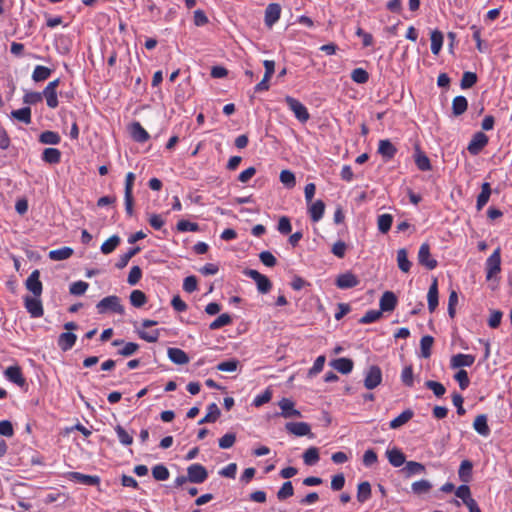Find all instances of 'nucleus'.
<instances>
[{
	"label": "nucleus",
	"mask_w": 512,
	"mask_h": 512,
	"mask_svg": "<svg viewBox=\"0 0 512 512\" xmlns=\"http://www.w3.org/2000/svg\"><path fill=\"white\" fill-rule=\"evenodd\" d=\"M99 314H105L109 311L124 314V307L120 303V298L116 295H111L100 300L96 305Z\"/></svg>",
	"instance_id": "obj_1"
},
{
	"label": "nucleus",
	"mask_w": 512,
	"mask_h": 512,
	"mask_svg": "<svg viewBox=\"0 0 512 512\" xmlns=\"http://www.w3.org/2000/svg\"><path fill=\"white\" fill-rule=\"evenodd\" d=\"M486 280L491 281L501 272V248L498 247L485 262Z\"/></svg>",
	"instance_id": "obj_2"
},
{
	"label": "nucleus",
	"mask_w": 512,
	"mask_h": 512,
	"mask_svg": "<svg viewBox=\"0 0 512 512\" xmlns=\"http://www.w3.org/2000/svg\"><path fill=\"white\" fill-rule=\"evenodd\" d=\"M285 102L300 122L305 123L309 120L310 114L307 108L299 100L291 96H286Z\"/></svg>",
	"instance_id": "obj_3"
},
{
	"label": "nucleus",
	"mask_w": 512,
	"mask_h": 512,
	"mask_svg": "<svg viewBox=\"0 0 512 512\" xmlns=\"http://www.w3.org/2000/svg\"><path fill=\"white\" fill-rule=\"evenodd\" d=\"M382 382V371L379 366L371 365L365 371L364 386L368 390L375 389Z\"/></svg>",
	"instance_id": "obj_4"
},
{
	"label": "nucleus",
	"mask_w": 512,
	"mask_h": 512,
	"mask_svg": "<svg viewBox=\"0 0 512 512\" xmlns=\"http://www.w3.org/2000/svg\"><path fill=\"white\" fill-rule=\"evenodd\" d=\"M244 275L256 282L257 289L261 294L268 293L272 288V283L265 275L254 269H246Z\"/></svg>",
	"instance_id": "obj_5"
},
{
	"label": "nucleus",
	"mask_w": 512,
	"mask_h": 512,
	"mask_svg": "<svg viewBox=\"0 0 512 512\" xmlns=\"http://www.w3.org/2000/svg\"><path fill=\"white\" fill-rule=\"evenodd\" d=\"M24 305L32 318H39L43 316L44 310L40 297L26 296L24 298Z\"/></svg>",
	"instance_id": "obj_6"
},
{
	"label": "nucleus",
	"mask_w": 512,
	"mask_h": 512,
	"mask_svg": "<svg viewBox=\"0 0 512 512\" xmlns=\"http://www.w3.org/2000/svg\"><path fill=\"white\" fill-rule=\"evenodd\" d=\"M187 475L191 483L200 484L207 479L208 472L203 465L192 464L187 468Z\"/></svg>",
	"instance_id": "obj_7"
},
{
	"label": "nucleus",
	"mask_w": 512,
	"mask_h": 512,
	"mask_svg": "<svg viewBox=\"0 0 512 512\" xmlns=\"http://www.w3.org/2000/svg\"><path fill=\"white\" fill-rule=\"evenodd\" d=\"M418 262L429 270L436 268L437 261L431 256L429 244L423 243L420 246L418 251Z\"/></svg>",
	"instance_id": "obj_8"
},
{
	"label": "nucleus",
	"mask_w": 512,
	"mask_h": 512,
	"mask_svg": "<svg viewBox=\"0 0 512 512\" xmlns=\"http://www.w3.org/2000/svg\"><path fill=\"white\" fill-rule=\"evenodd\" d=\"M489 139L483 132H476L468 144L467 150L472 155H477L487 145Z\"/></svg>",
	"instance_id": "obj_9"
},
{
	"label": "nucleus",
	"mask_w": 512,
	"mask_h": 512,
	"mask_svg": "<svg viewBox=\"0 0 512 512\" xmlns=\"http://www.w3.org/2000/svg\"><path fill=\"white\" fill-rule=\"evenodd\" d=\"M25 285L27 290H29L33 296L40 297L43 290V286L40 281V271L37 269L32 271L27 278Z\"/></svg>",
	"instance_id": "obj_10"
},
{
	"label": "nucleus",
	"mask_w": 512,
	"mask_h": 512,
	"mask_svg": "<svg viewBox=\"0 0 512 512\" xmlns=\"http://www.w3.org/2000/svg\"><path fill=\"white\" fill-rule=\"evenodd\" d=\"M281 412L279 413L285 419L288 418H299L301 413L299 410L294 408V402L289 398H282L278 403Z\"/></svg>",
	"instance_id": "obj_11"
},
{
	"label": "nucleus",
	"mask_w": 512,
	"mask_h": 512,
	"mask_svg": "<svg viewBox=\"0 0 512 512\" xmlns=\"http://www.w3.org/2000/svg\"><path fill=\"white\" fill-rule=\"evenodd\" d=\"M66 477L74 482L89 485V486H96L100 483V477L96 475H86L82 474L80 472H68Z\"/></svg>",
	"instance_id": "obj_12"
},
{
	"label": "nucleus",
	"mask_w": 512,
	"mask_h": 512,
	"mask_svg": "<svg viewBox=\"0 0 512 512\" xmlns=\"http://www.w3.org/2000/svg\"><path fill=\"white\" fill-rule=\"evenodd\" d=\"M281 16V6L278 3H270L265 9L264 22L268 28H271Z\"/></svg>",
	"instance_id": "obj_13"
},
{
	"label": "nucleus",
	"mask_w": 512,
	"mask_h": 512,
	"mask_svg": "<svg viewBox=\"0 0 512 512\" xmlns=\"http://www.w3.org/2000/svg\"><path fill=\"white\" fill-rule=\"evenodd\" d=\"M285 429L290 434L295 436H308L312 437L310 425L306 422H288L285 425Z\"/></svg>",
	"instance_id": "obj_14"
},
{
	"label": "nucleus",
	"mask_w": 512,
	"mask_h": 512,
	"mask_svg": "<svg viewBox=\"0 0 512 512\" xmlns=\"http://www.w3.org/2000/svg\"><path fill=\"white\" fill-rule=\"evenodd\" d=\"M4 375L10 382L20 387L24 386L26 383L21 368L17 365L7 367L4 371Z\"/></svg>",
	"instance_id": "obj_15"
},
{
	"label": "nucleus",
	"mask_w": 512,
	"mask_h": 512,
	"mask_svg": "<svg viewBox=\"0 0 512 512\" xmlns=\"http://www.w3.org/2000/svg\"><path fill=\"white\" fill-rule=\"evenodd\" d=\"M475 357L470 354H456L451 357L450 366L453 369L461 368V367H470L474 364Z\"/></svg>",
	"instance_id": "obj_16"
},
{
	"label": "nucleus",
	"mask_w": 512,
	"mask_h": 512,
	"mask_svg": "<svg viewBox=\"0 0 512 512\" xmlns=\"http://www.w3.org/2000/svg\"><path fill=\"white\" fill-rule=\"evenodd\" d=\"M378 153L385 159L391 160L397 153V148L392 144V142L388 139H383L379 141L378 144Z\"/></svg>",
	"instance_id": "obj_17"
},
{
	"label": "nucleus",
	"mask_w": 512,
	"mask_h": 512,
	"mask_svg": "<svg viewBox=\"0 0 512 512\" xmlns=\"http://www.w3.org/2000/svg\"><path fill=\"white\" fill-rule=\"evenodd\" d=\"M358 284H359L358 278L350 272L339 275L336 280V285L340 289L353 288V287L357 286Z\"/></svg>",
	"instance_id": "obj_18"
},
{
	"label": "nucleus",
	"mask_w": 512,
	"mask_h": 512,
	"mask_svg": "<svg viewBox=\"0 0 512 512\" xmlns=\"http://www.w3.org/2000/svg\"><path fill=\"white\" fill-rule=\"evenodd\" d=\"M380 311L389 312L395 309L397 298L393 292L386 291L380 298Z\"/></svg>",
	"instance_id": "obj_19"
},
{
	"label": "nucleus",
	"mask_w": 512,
	"mask_h": 512,
	"mask_svg": "<svg viewBox=\"0 0 512 512\" xmlns=\"http://www.w3.org/2000/svg\"><path fill=\"white\" fill-rule=\"evenodd\" d=\"M386 456L389 463L394 467H400L406 462L404 453L398 448L388 449Z\"/></svg>",
	"instance_id": "obj_20"
},
{
	"label": "nucleus",
	"mask_w": 512,
	"mask_h": 512,
	"mask_svg": "<svg viewBox=\"0 0 512 512\" xmlns=\"http://www.w3.org/2000/svg\"><path fill=\"white\" fill-rule=\"evenodd\" d=\"M168 358L175 364L183 365L189 362V357L180 348H168L167 350Z\"/></svg>",
	"instance_id": "obj_21"
},
{
	"label": "nucleus",
	"mask_w": 512,
	"mask_h": 512,
	"mask_svg": "<svg viewBox=\"0 0 512 512\" xmlns=\"http://www.w3.org/2000/svg\"><path fill=\"white\" fill-rule=\"evenodd\" d=\"M77 340V336L72 332L61 333L58 337V346L62 351L70 350Z\"/></svg>",
	"instance_id": "obj_22"
},
{
	"label": "nucleus",
	"mask_w": 512,
	"mask_h": 512,
	"mask_svg": "<svg viewBox=\"0 0 512 512\" xmlns=\"http://www.w3.org/2000/svg\"><path fill=\"white\" fill-rule=\"evenodd\" d=\"M475 431L483 437H487L490 434V428L487 423V416L484 414L478 415L473 423Z\"/></svg>",
	"instance_id": "obj_23"
},
{
	"label": "nucleus",
	"mask_w": 512,
	"mask_h": 512,
	"mask_svg": "<svg viewBox=\"0 0 512 512\" xmlns=\"http://www.w3.org/2000/svg\"><path fill=\"white\" fill-rule=\"evenodd\" d=\"M130 132L133 139L140 143L146 142L150 137L148 132L143 128V126L139 122L132 123Z\"/></svg>",
	"instance_id": "obj_24"
},
{
	"label": "nucleus",
	"mask_w": 512,
	"mask_h": 512,
	"mask_svg": "<svg viewBox=\"0 0 512 512\" xmlns=\"http://www.w3.org/2000/svg\"><path fill=\"white\" fill-rule=\"evenodd\" d=\"M427 300H428L429 311L434 312L438 306V284H437L436 279L433 281V283L429 287L428 294H427Z\"/></svg>",
	"instance_id": "obj_25"
},
{
	"label": "nucleus",
	"mask_w": 512,
	"mask_h": 512,
	"mask_svg": "<svg viewBox=\"0 0 512 512\" xmlns=\"http://www.w3.org/2000/svg\"><path fill=\"white\" fill-rule=\"evenodd\" d=\"M491 196V186L488 182H485L481 186V192L477 196L476 208L480 211L489 201Z\"/></svg>",
	"instance_id": "obj_26"
},
{
	"label": "nucleus",
	"mask_w": 512,
	"mask_h": 512,
	"mask_svg": "<svg viewBox=\"0 0 512 512\" xmlns=\"http://www.w3.org/2000/svg\"><path fill=\"white\" fill-rule=\"evenodd\" d=\"M122 344H124V346L118 351V353L125 357L133 355L139 348V345L134 342L124 343L123 340L119 339H116L112 342L113 346H120Z\"/></svg>",
	"instance_id": "obj_27"
},
{
	"label": "nucleus",
	"mask_w": 512,
	"mask_h": 512,
	"mask_svg": "<svg viewBox=\"0 0 512 512\" xmlns=\"http://www.w3.org/2000/svg\"><path fill=\"white\" fill-rule=\"evenodd\" d=\"M426 471L425 466L422 463L416 461H407L405 462V467L403 468V472L406 474V477H411L413 475H419Z\"/></svg>",
	"instance_id": "obj_28"
},
{
	"label": "nucleus",
	"mask_w": 512,
	"mask_h": 512,
	"mask_svg": "<svg viewBox=\"0 0 512 512\" xmlns=\"http://www.w3.org/2000/svg\"><path fill=\"white\" fill-rule=\"evenodd\" d=\"M325 204L322 200H317L309 207L310 218L313 222H318L324 214Z\"/></svg>",
	"instance_id": "obj_29"
},
{
	"label": "nucleus",
	"mask_w": 512,
	"mask_h": 512,
	"mask_svg": "<svg viewBox=\"0 0 512 512\" xmlns=\"http://www.w3.org/2000/svg\"><path fill=\"white\" fill-rule=\"evenodd\" d=\"M332 366L342 374H348L353 369V361L348 358H338L332 362Z\"/></svg>",
	"instance_id": "obj_30"
},
{
	"label": "nucleus",
	"mask_w": 512,
	"mask_h": 512,
	"mask_svg": "<svg viewBox=\"0 0 512 512\" xmlns=\"http://www.w3.org/2000/svg\"><path fill=\"white\" fill-rule=\"evenodd\" d=\"M42 160L49 164H57L61 160V152L57 148H46L42 153Z\"/></svg>",
	"instance_id": "obj_31"
},
{
	"label": "nucleus",
	"mask_w": 512,
	"mask_h": 512,
	"mask_svg": "<svg viewBox=\"0 0 512 512\" xmlns=\"http://www.w3.org/2000/svg\"><path fill=\"white\" fill-rule=\"evenodd\" d=\"M472 462L469 460H463L460 464L458 475L462 482L467 483L471 480L472 476Z\"/></svg>",
	"instance_id": "obj_32"
},
{
	"label": "nucleus",
	"mask_w": 512,
	"mask_h": 512,
	"mask_svg": "<svg viewBox=\"0 0 512 512\" xmlns=\"http://www.w3.org/2000/svg\"><path fill=\"white\" fill-rule=\"evenodd\" d=\"M413 415L414 413L410 409L403 411L400 415L390 421V428L397 429L401 427L402 425L406 424L413 417Z\"/></svg>",
	"instance_id": "obj_33"
},
{
	"label": "nucleus",
	"mask_w": 512,
	"mask_h": 512,
	"mask_svg": "<svg viewBox=\"0 0 512 512\" xmlns=\"http://www.w3.org/2000/svg\"><path fill=\"white\" fill-rule=\"evenodd\" d=\"M397 264L402 272L408 273L410 271L412 264L408 259L406 249L401 248L397 251Z\"/></svg>",
	"instance_id": "obj_34"
},
{
	"label": "nucleus",
	"mask_w": 512,
	"mask_h": 512,
	"mask_svg": "<svg viewBox=\"0 0 512 512\" xmlns=\"http://www.w3.org/2000/svg\"><path fill=\"white\" fill-rule=\"evenodd\" d=\"M73 254V249L70 247H62L59 249L51 250L49 252V258L53 261L66 260Z\"/></svg>",
	"instance_id": "obj_35"
},
{
	"label": "nucleus",
	"mask_w": 512,
	"mask_h": 512,
	"mask_svg": "<svg viewBox=\"0 0 512 512\" xmlns=\"http://www.w3.org/2000/svg\"><path fill=\"white\" fill-rule=\"evenodd\" d=\"M207 414L205 415V417H203L201 420H199L198 424H204V423H212V422H215L221 412H220V409L218 408V406L215 404V403H211L208 408H207Z\"/></svg>",
	"instance_id": "obj_36"
},
{
	"label": "nucleus",
	"mask_w": 512,
	"mask_h": 512,
	"mask_svg": "<svg viewBox=\"0 0 512 512\" xmlns=\"http://www.w3.org/2000/svg\"><path fill=\"white\" fill-rule=\"evenodd\" d=\"M468 107V101L464 96H456L452 101V111L455 116L462 115Z\"/></svg>",
	"instance_id": "obj_37"
},
{
	"label": "nucleus",
	"mask_w": 512,
	"mask_h": 512,
	"mask_svg": "<svg viewBox=\"0 0 512 512\" xmlns=\"http://www.w3.org/2000/svg\"><path fill=\"white\" fill-rule=\"evenodd\" d=\"M432 488V484L425 479L412 483L411 490L415 495H423L429 493Z\"/></svg>",
	"instance_id": "obj_38"
},
{
	"label": "nucleus",
	"mask_w": 512,
	"mask_h": 512,
	"mask_svg": "<svg viewBox=\"0 0 512 512\" xmlns=\"http://www.w3.org/2000/svg\"><path fill=\"white\" fill-rule=\"evenodd\" d=\"M371 497V485L369 482H361L357 487V500L360 503L366 502Z\"/></svg>",
	"instance_id": "obj_39"
},
{
	"label": "nucleus",
	"mask_w": 512,
	"mask_h": 512,
	"mask_svg": "<svg viewBox=\"0 0 512 512\" xmlns=\"http://www.w3.org/2000/svg\"><path fill=\"white\" fill-rule=\"evenodd\" d=\"M139 251V247L130 248L126 253L119 256V259L115 263V267L118 269H123L127 266L130 259L134 257Z\"/></svg>",
	"instance_id": "obj_40"
},
{
	"label": "nucleus",
	"mask_w": 512,
	"mask_h": 512,
	"mask_svg": "<svg viewBox=\"0 0 512 512\" xmlns=\"http://www.w3.org/2000/svg\"><path fill=\"white\" fill-rule=\"evenodd\" d=\"M120 241L121 239L118 235L111 236L101 245V252L105 255L112 253L120 244Z\"/></svg>",
	"instance_id": "obj_41"
},
{
	"label": "nucleus",
	"mask_w": 512,
	"mask_h": 512,
	"mask_svg": "<svg viewBox=\"0 0 512 512\" xmlns=\"http://www.w3.org/2000/svg\"><path fill=\"white\" fill-rule=\"evenodd\" d=\"M114 430L117 434L119 442L124 446H129L133 443V435L125 430L121 425H116Z\"/></svg>",
	"instance_id": "obj_42"
},
{
	"label": "nucleus",
	"mask_w": 512,
	"mask_h": 512,
	"mask_svg": "<svg viewBox=\"0 0 512 512\" xmlns=\"http://www.w3.org/2000/svg\"><path fill=\"white\" fill-rule=\"evenodd\" d=\"M39 141L43 144L57 145L61 141V137L57 132L44 131L40 134Z\"/></svg>",
	"instance_id": "obj_43"
},
{
	"label": "nucleus",
	"mask_w": 512,
	"mask_h": 512,
	"mask_svg": "<svg viewBox=\"0 0 512 512\" xmlns=\"http://www.w3.org/2000/svg\"><path fill=\"white\" fill-rule=\"evenodd\" d=\"M11 116L25 124L31 123V109L30 107H23L21 109L13 110Z\"/></svg>",
	"instance_id": "obj_44"
},
{
	"label": "nucleus",
	"mask_w": 512,
	"mask_h": 512,
	"mask_svg": "<svg viewBox=\"0 0 512 512\" xmlns=\"http://www.w3.org/2000/svg\"><path fill=\"white\" fill-rule=\"evenodd\" d=\"M52 70L48 67L37 65L32 73V79L35 82H41L49 78Z\"/></svg>",
	"instance_id": "obj_45"
},
{
	"label": "nucleus",
	"mask_w": 512,
	"mask_h": 512,
	"mask_svg": "<svg viewBox=\"0 0 512 512\" xmlns=\"http://www.w3.org/2000/svg\"><path fill=\"white\" fill-rule=\"evenodd\" d=\"M392 222L393 217L391 214L379 215L377 219L378 230L383 234L387 233L391 228Z\"/></svg>",
	"instance_id": "obj_46"
},
{
	"label": "nucleus",
	"mask_w": 512,
	"mask_h": 512,
	"mask_svg": "<svg viewBox=\"0 0 512 512\" xmlns=\"http://www.w3.org/2000/svg\"><path fill=\"white\" fill-rule=\"evenodd\" d=\"M443 45V34L438 31L434 30L431 33V51L434 55H438Z\"/></svg>",
	"instance_id": "obj_47"
},
{
	"label": "nucleus",
	"mask_w": 512,
	"mask_h": 512,
	"mask_svg": "<svg viewBox=\"0 0 512 512\" xmlns=\"http://www.w3.org/2000/svg\"><path fill=\"white\" fill-rule=\"evenodd\" d=\"M434 339L430 335L423 336L420 340V350L421 356L423 358H429L431 355V348L433 345Z\"/></svg>",
	"instance_id": "obj_48"
},
{
	"label": "nucleus",
	"mask_w": 512,
	"mask_h": 512,
	"mask_svg": "<svg viewBox=\"0 0 512 512\" xmlns=\"http://www.w3.org/2000/svg\"><path fill=\"white\" fill-rule=\"evenodd\" d=\"M303 461L306 465H315L319 461V450L316 447L308 448L303 454Z\"/></svg>",
	"instance_id": "obj_49"
},
{
	"label": "nucleus",
	"mask_w": 512,
	"mask_h": 512,
	"mask_svg": "<svg viewBox=\"0 0 512 512\" xmlns=\"http://www.w3.org/2000/svg\"><path fill=\"white\" fill-rule=\"evenodd\" d=\"M153 478L157 481H165L169 478V470L163 464H157L152 468Z\"/></svg>",
	"instance_id": "obj_50"
},
{
	"label": "nucleus",
	"mask_w": 512,
	"mask_h": 512,
	"mask_svg": "<svg viewBox=\"0 0 512 512\" xmlns=\"http://www.w3.org/2000/svg\"><path fill=\"white\" fill-rule=\"evenodd\" d=\"M130 302L134 307H142L147 302V297L141 290H133L130 294Z\"/></svg>",
	"instance_id": "obj_51"
},
{
	"label": "nucleus",
	"mask_w": 512,
	"mask_h": 512,
	"mask_svg": "<svg viewBox=\"0 0 512 512\" xmlns=\"http://www.w3.org/2000/svg\"><path fill=\"white\" fill-rule=\"evenodd\" d=\"M231 322H232L231 316L229 314L224 313V314H221L214 321H212L209 325V328L211 330H217L221 327L231 324Z\"/></svg>",
	"instance_id": "obj_52"
},
{
	"label": "nucleus",
	"mask_w": 512,
	"mask_h": 512,
	"mask_svg": "<svg viewBox=\"0 0 512 512\" xmlns=\"http://www.w3.org/2000/svg\"><path fill=\"white\" fill-rule=\"evenodd\" d=\"M42 97H45L47 106L49 108H56L58 106V97L56 90L46 88L43 90Z\"/></svg>",
	"instance_id": "obj_53"
},
{
	"label": "nucleus",
	"mask_w": 512,
	"mask_h": 512,
	"mask_svg": "<svg viewBox=\"0 0 512 512\" xmlns=\"http://www.w3.org/2000/svg\"><path fill=\"white\" fill-rule=\"evenodd\" d=\"M351 79L357 84H365L369 80V74L363 68H356L351 72Z\"/></svg>",
	"instance_id": "obj_54"
},
{
	"label": "nucleus",
	"mask_w": 512,
	"mask_h": 512,
	"mask_svg": "<svg viewBox=\"0 0 512 512\" xmlns=\"http://www.w3.org/2000/svg\"><path fill=\"white\" fill-rule=\"evenodd\" d=\"M415 163L419 170L429 171L431 170V163L429 158L422 152H417L415 155Z\"/></svg>",
	"instance_id": "obj_55"
},
{
	"label": "nucleus",
	"mask_w": 512,
	"mask_h": 512,
	"mask_svg": "<svg viewBox=\"0 0 512 512\" xmlns=\"http://www.w3.org/2000/svg\"><path fill=\"white\" fill-rule=\"evenodd\" d=\"M240 362L237 359H230L227 361L220 362L216 368L218 371L222 372H234L237 370Z\"/></svg>",
	"instance_id": "obj_56"
},
{
	"label": "nucleus",
	"mask_w": 512,
	"mask_h": 512,
	"mask_svg": "<svg viewBox=\"0 0 512 512\" xmlns=\"http://www.w3.org/2000/svg\"><path fill=\"white\" fill-rule=\"evenodd\" d=\"M294 494V488L290 481L283 483L282 487L277 492V498L283 501Z\"/></svg>",
	"instance_id": "obj_57"
},
{
	"label": "nucleus",
	"mask_w": 512,
	"mask_h": 512,
	"mask_svg": "<svg viewBox=\"0 0 512 512\" xmlns=\"http://www.w3.org/2000/svg\"><path fill=\"white\" fill-rule=\"evenodd\" d=\"M454 379L458 382L461 390H465L468 388L470 384V380L468 377V373L466 370L460 369L455 375Z\"/></svg>",
	"instance_id": "obj_58"
},
{
	"label": "nucleus",
	"mask_w": 512,
	"mask_h": 512,
	"mask_svg": "<svg viewBox=\"0 0 512 512\" xmlns=\"http://www.w3.org/2000/svg\"><path fill=\"white\" fill-rule=\"evenodd\" d=\"M425 386L428 389L432 390L435 396L437 397L443 396L446 392V388L444 387V385L437 381L428 380L425 382Z\"/></svg>",
	"instance_id": "obj_59"
},
{
	"label": "nucleus",
	"mask_w": 512,
	"mask_h": 512,
	"mask_svg": "<svg viewBox=\"0 0 512 512\" xmlns=\"http://www.w3.org/2000/svg\"><path fill=\"white\" fill-rule=\"evenodd\" d=\"M382 315L380 310H369L359 320L361 324H370L377 321Z\"/></svg>",
	"instance_id": "obj_60"
},
{
	"label": "nucleus",
	"mask_w": 512,
	"mask_h": 512,
	"mask_svg": "<svg viewBox=\"0 0 512 512\" xmlns=\"http://www.w3.org/2000/svg\"><path fill=\"white\" fill-rule=\"evenodd\" d=\"M280 181L285 186L291 188L296 184L295 175L290 170H282L280 173Z\"/></svg>",
	"instance_id": "obj_61"
},
{
	"label": "nucleus",
	"mask_w": 512,
	"mask_h": 512,
	"mask_svg": "<svg viewBox=\"0 0 512 512\" xmlns=\"http://www.w3.org/2000/svg\"><path fill=\"white\" fill-rule=\"evenodd\" d=\"M477 82V75L473 72H464L461 79V88L467 89Z\"/></svg>",
	"instance_id": "obj_62"
},
{
	"label": "nucleus",
	"mask_w": 512,
	"mask_h": 512,
	"mask_svg": "<svg viewBox=\"0 0 512 512\" xmlns=\"http://www.w3.org/2000/svg\"><path fill=\"white\" fill-rule=\"evenodd\" d=\"M455 495L457 498H460L464 504L468 502V499H472L470 488L466 484L460 485L456 489Z\"/></svg>",
	"instance_id": "obj_63"
},
{
	"label": "nucleus",
	"mask_w": 512,
	"mask_h": 512,
	"mask_svg": "<svg viewBox=\"0 0 512 512\" xmlns=\"http://www.w3.org/2000/svg\"><path fill=\"white\" fill-rule=\"evenodd\" d=\"M236 441V435L234 433H226L219 439V447L222 449L231 448Z\"/></svg>",
	"instance_id": "obj_64"
}]
</instances>
